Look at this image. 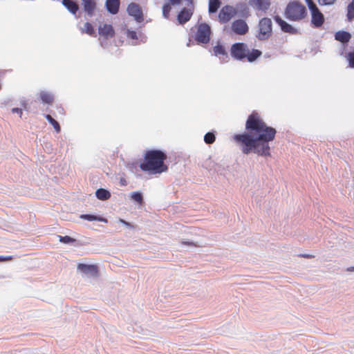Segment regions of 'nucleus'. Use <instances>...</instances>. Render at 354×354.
I'll use <instances>...</instances> for the list:
<instances>
[{"label": "nucleus", "instance_id": "39", "mask_svg": "<svg viewBox=\"0 0 354 354\" xmlns=\"http://www.w3.org/2000/svg\"><path fill=\"white\" fill-rule=\"evenodd\" d=\"M300 256L307 259H312L314 257V255L312 254H301Z\"/></svg>", "mask_w": 354, "mask_h": 354}, {"label": "nucleus", "instance_id": "5", "mask_svg": "<svg viewBox=\"0 0 354 354\" xmlns=\"http://www.w3.org/2000/svg\"><path fill=\"white\" fill-rule=\"evenodd\" d=\"M305 2L311 14V24L315 28L321 27L324 23V15L313 0H305Z\"/></svg>", "mask_w": 354, "mask_h": 354}, {"label": "nucleus", "instance_id": "37", "mask_svg": "<svg viewBox=\"0 0 354 354\" xmlns=\"http://www.w3.org/2000/svg\"><path fill=\"white\" fill-rule=\"evenodd\" d=\"M120 184L122 186H126L127 184V182L124 178H120Z\"/></svg>", "mask_w": 354, "mask_h": 354}, {"label": "nucleus", "instance_id": "30", "mask_svg": "<svg viewBox=\"0 0 354 354\" xmlns=\"http://www.w3.org/2000/svg\"><path fill=\"white\" fill-rule=\"evenodd\" d=\"M84 32L89 35H93L95 34L93 26L88 22L85 23Z\"/></svg>", "mask_w": 354, "mask_h": 354}, {"label": "nucleus", "instance_id": "20", "mask_svg": "<svg viewBox=\"0 0 354 354\" xmlns=\"http://www.w3.org/2000/svg\"><path fill=\"white\" fill-rule=\"evenodd\" d=\"M62 4L73 14L79 10V6L73 0H62Z\"/></svg>", "mask_w": 354, "mask_h": 354}, {"label": "nucleus", "instance_id": "17", "mask_svg": "<svg viewBox=\"0 0 354 354\" xmlns=\"http://www.w3.org/2000/svg\"><path fill=\"white\" fill-rule=\"evenodd\" d=\"M106 7L111 14L115 15L119 10L120 0H106Z\"/></svg>", "mask_w": 354, "mask_h": 354}, {"label": "nucleus", "instance_id": "42", "mask_svg": "<svg viewBox=\"0 0 354 354\" xmlns=\"http://www.w3.org/2000/svg\"><path fill=\"white\" fill-rule=\"evenodd\" d=\"M41 99L44 101V95H43L42 93H41Z\"/></svg>", "mask_w": 354, "mask_h": 354}, {"label": "nucleus", "instance_id": "1", "mask_svg": "<svg viewBox=\"0 0 354 354\" xmlns=\"http://www.w3.org/2000/svg\"><path fill=\"white\" fill-rule=\"evenodd\" d=\"M246 132L234 136V140L244 154L253 152L263 157H270V142L274 140L277 130L268 125L261 115L253 111L245 122Z\"/></svg>", "mask_w": 354, "mask_h": 354}, {"label": "nucleus", "instance_id": "32", "mask_svg": "<svg viewBox=\"0 0 354 354\" xmlns=\"http://www.w3.org/2000/svg\"><path fill=\"white\" fill-rule=\"evenodd\" d=\"M337 0H317L320 6H331L335 3Z\"/></svg>", "mask_w": 354, "mask_h": 354}, {"label": "nucleus", "instance_id": "12", "mask_svg": "<svg viewBox=\"0 0 354 354\" xmlns=\"http://www.w3.org/2000/svg\"><path fill=\"white\" fill-rule=\"evenodd\" d=\"M250 5L254 9L266 12L270 6V0H250Z\"/></svg>", "mask_w": 354, "mask_h": 354}, {"label": "nucleus", "instance_id": "15", "mask_svg": "<svg viewBox=\"0 0 354 354\" xmlns=\"http://www.w3.org/2000/svg\"><path fill=\"white\" fill-rule=\"evenodd\" d=\"M77 269L84 274H90L94 277H96L98 274V268L95 265L80 263L77 265Z\"/></svg>", "mask_w": 354, "mask_h": 354}, {"label": "nucleus", "instance_id": "36", "mask_svg": "<svg viewBox=\"0 0 354 354\" xmlns=\"http://www.w3.org/2000/svg\"><path fill=\"white\" fill-rule=\"evenodd\" d=\"M183 0H168V2H169L173 6H177L181 3Z\"/></svg>", "mask_w": 354, "mask_h": 354}, {"label": "nucleus", "instance_id": "24", "mask_svg": "<svg viewBox=\"0 0 354 354\" xmlns=\"http://www.w3.org/2000/svg\"><path fill=\"white\" fill-rule=\"evenodd\" d=\"M221 6L219 0H209V12L210 13L216 12Z\"/></svg>", "mask_w": 354, "mask_h": 354}, {"label": "nucleus", "instance_id": "31", "mask_svg": "<svg viewBox=\"0 0 354 354\" xmlns=\"http://www.w3.org/2000/svg\"><path fill=\"white\" fill-rule=\"evenodd\" d=\"M347 60L351 68H354V52H350L347 54Z\"/></svg>", "mask_w": 354, "mask_h": 354}, {"label": "nucleus", "instance_id": "4", "mask_svg": "<svg viewBox=\"0 0 354 354\" xmlns=\"http://www.w3.org/2000/svg\"><path fill=\"white\" fill-rule=\"evenodd\" d=\"M285 17L294 21L304 19L307 15L306 7L297 1H290L285 9Z\"/></svg>", "mask_w": 354, "mask_h": 354}, {"label": "nucleus", "instance_id": "22", "mask_svg": "<svg viewBox=\"0 0 354 354\" xmlns=\"http://www.w3.org/2000/svg\"><path fill=\"white\" fill-rule=\"evenodd\" d=\"M96 197L101 201H106L110 198L111 193L105 189H98L95 192Z\"/></svg>", "mask_w": 354, "mask_h": 354}, {"label": "nucleus", "instance_id": "43", "mask_svg": "<svg viewBox=\"0 0 354 354\" xmlns=\"http://www.w3.org/2000/svg\"><path fill=\"white\" fill-rule=\"evenodd\" d=\"M121 222H122V223H124V224H125V225H129V223H127L126 221H123V220H121Z\"/></svg>", "mask_w": 354, "mask_h": 354}, {"label": "nucleus", "instance_id": "29", "mask_svg": "<svg viewBox=\"0 0 354 354\" xmlns=\"http://www.w3.org/2000/svg\"><path fill=\"white\" fill-rule=\"evenodd\" d=\"M215 135L212 132L207 133L204 136V141L207 144H212L215 141Z\"/></svg>", "mask_w": 354, "mask_h": 354}, {"label": "nucleus", "instance_id": "14", "mask_svg": "<svg viewBox=\"0 0 354 354\" xmlns=\"http://www.w3.org/2000/svg\"><path fill=\"white\" fill-rule=\"evenodd\" d=\"M99 35L106 39L111 38L115 35V30L111 24H104L98 28Z\"/></svg>", "mask_w": 354, "mask_h": 354}, {"label": "nucleus", "instance_id": "2", "mask_svg": "<svg viewBox=\"0 0 354 354\" xmlns=\"http://www.w3.org/2000/svg\"><path fill=\"white\" fill-rule=\"evenodd\" d=\"M167 155L160 150L147 151L144 156V160L140 165L143 171H148L151 174H158L165 172L168 167L165 164Z\"/></svg>", "mask_w": 354, "mask_h": 354}, {"label": "nucleus", "instance_id": "25", "mask_svg": "<svg viewBox=\"0 0 354 354\" xmlns=\"http://www.w3.org/2000/svg\"><path fill=\"white\" fill-rule=\"evenodd\" d=\"M346 17L349 21L354 19V0H352L347 6Z\"/></svg>", "mask_w": 354, "mask_h": 354}, {"label": "nucleus", "instance_id": "8", "mask_svg": "<svg viewBox=\"0 0 354 354\" xmlns=\"http://www.w3.org/2000/svg\"><path fill=\"white\" fill-rule=\"evenodd\" d=\"M259 31L257 37L260 40L268 39L272 33V21L270 19L264 17L259 24Z\"/></svg>", "mask_w": 354, "mask_h": 354}, {"label": "nucleus", "instance_id": "9", "mask_svg": "<svg viewBox=\"0 0 354 354\" xmlns=\"http://www.w3.org/2000/svg\"><path fill=\"white\" fill-rule=\"evenodd\" d=\"M236 15V10L230 6H225L221 8L218 18L221 23L228 22Z\"/></svg>", "mask_w": 354, "mask_h": 354}, {"label": "nucleus", "instance_id": "41", "mask_svg": "<svg viewBox=\"0 0 354 354\" xmlns=\"http://www.w3.org/2000/svg\"><path fill=\"white\" fill-rule=\"evenodd\" d=\"M348 271H354V266L353 267H351V268H348L347 269Z\"/></svg>", "mask_w": 354, "mask_h": 354}, {"label": "nucleus", "instance_id": "13", "mask_svg": "<svg viewBox=\"0 0 354 354\" xmlns=\"http://www.w3.org/2000/svg\"><path fill=\"white\" fill-rule=\"evenodd\" d=\"M274 19L281 27V29L283 32L290 34H296L297 32V29L293 28L290 24H288L286 21L283 20L279 16H275Z\"/></svg>", "mask_w": 354, "mask_h": 354}, {"label": "nucleus", "instance_id": "27", "mask_svg": "<svg viewBox=\"0 0 354 354\" xmlns=\"http://www.w3.org/2000/svg\"><path fill=\"white\" fill-rule=\"evenodd\" d=\"M59 240L60 242L65 243V244H71L76 242V239L69 236H58Z\"/></svg>", "mask_w": 354, "mask_h": 354}, {"label": "nucleus", "instance_id": "3", "mask_svg": "<svg viewBox=\"0 0 354 354\" xmlns=\"http://www.w3.org/2000/svg\"><path fill=\"white\" fill-rule=\"evenodd\" d=\"M231 55L236 59L243 60L246 59L249 62H254L261 56L262 52L257 49H249L245 43H235L230 49Z\"/></svg>", "mask_w": 354, "mask_h": 354}, {"label": "nucleus", "instance_id": "16", "mask_svg": "<svg viewBox=\"0 0 354 354\" xmlns=\"http://www.w3.org/2000/svg\"><path fill=\"white\" fill-rule=\"evenodd\" d=\"M82 5L84 11L89 15L92 16L96 8L95 0H82Z\"/></svg>", "mask_w": 354, "mask_h": 354}, {"label": "nucleus", "instance_id": "34", "mask_svg": "<svg viewBox=\"0 0 354 354\" xmlns=\"http://www.w3.org/2000/svg\"><path fill=\"white\" fill-rule=\"evenodd\" d=\"M12 259V256H0V261H8Z\"/></svg>", "mask_w": 354, "mask_h": 354}, {"label": "nucleus", "instance_id": "11", "mask_svg": "<svg viewBox=\"0 0 354 354\" xmlns=\"http://www.w3.org/2000/svg\"><path fill=\"white\" fill-rule=\"evenodd\" d=\"M127 12L129 15L133 17L139 22L143 20L142 11L137 3H131L127 7Z\"/></svg>", "mask_w": 354, "mask_h": 354}, {"label": "nucleus", "instance_id": "26", "mask_svg": "<svg viewBox=\"0 0 354 354\" xmlns=\"http://www.w3.org/2000/svg\"><path fill=\"white\" fill-rule=\"evenodd\" d=\"M171 4L168 2L165 3L162 6V15L165 19H169V13L171 10Z\"/></svg>", "mask_w": 354, "mask_h": 354}, {"label": "nucleus", "instance_id": "40", "mask_svg": "<svg viewBox=\"0 0 354 354\" xmlns=\"http://www.w3.org/2000/svg\"><path fill=\"white\" fill-rule=\"evenodd\" d=\"M348 271H354V266L353 267H351V268H348L347 269Z\"/></svg>", "mask_w": 354, "mask_h": 354}, {"label": "nucleus", "instance_id": "10", "mask_svg": "<svg viewBox=\"0 0 354 354\" xmlns=\"http://www.w3.org/2000/svg\"><path fill=\"white\" fill-rule=\"evenodd\" d=\"M232 29L236 34L243 35L248 32V26L244 20L237 19L232 24Z\"/></svg>", "mask_w": 354, "mask_h": 354}, {"label": "nucleus", "instance_id": "7", "mask_svg": "<svg viewBox=\"0 0 354 354\" xmlns=\"http://www.w3.org/2000/svg\"><path fill=\"white\" fill-rule=\"evenodd\" d=\"M186 1L187 6L182 8L177 15V20L181 25H183L189 21L194 14V0H186Z\"/></svg>", "mask_w": 354, "mask_h": 354}, {"label": "nucleus", "instance_id": "19", "mask_svg": "<svg viewBox=\"0 0 354 354\" xmlns=\"http://www.w3.org/2000/svg\"><path fill=\"white\" fill-rule=\"evenodd\" d=\"M214 54L216 56H220V58L227 59L228 58L227 53L225 49V47L222 45L217 44L213 48Z\"/></svg>", "mask_w": 354, "mask_h": 354}, {"label": "nucleus", "instance_id": "33", "mask_svg": "<svg viewBox=\"0 0 354 354\" xmlns=\"http://www.w3.org/2000/svg\"><path fill=\"white\" fill-rule=\"evenodd\" d=\"M53 96L49 94H46V103L50 104L53 102Z\"/></svg>", "mask_w": 354, "mask_h": 354}, {"label": "nucleus", "instance_id": "38", "mask_svg": "<svg viewBox=\"0 0 354 354\" xmlns=\"http://www.w3.org/2000/svg\"><path fill=\"white\" fill-rule=\"evenodd\" d=\"M129 37L131 38V39H136L137 38V35H136V32L135 31H131L129 32Z\"/></svg>", "mask_w": 354, "mask_h": 354}, {"label": "nucleus", "instance_id": "6", "mask_svg": "<svg viewBox=\"0 0 354 354\" xmlns=\"http://www.w3.org/2000/svg\"><path fill=\"white\" fill-rule=\"evenodd\" d=\"M211 29L208 24L201 23L196 26L194 39L198 44H207L210 40Z\"/></svg>", "mask_w": 354, "mask_h": 354}, {"label": "nucleus", "instance_id": "23", "mask_svg": "<svg viewBox=\"0 0 354 354\" xmlns=\"http://www.w3.org/2000/svg\"><path fill=\"white\" fill-rule=\"evenodd\" d=\"M46 119L51 124L53 127L55 131L59 133L61 131V127L59 122L55 120L50 115H46Z\"/></svg>", "mask_w": 354, "mask_h": 354}, {"label": "nucleus", "instance_id": "28", "mask_svg": "<svg viewBox=\"0 0 354 354\" xmlns=\"http://www.w3.org/2000/svg\"><path fill=\"white\" fill-rule=\"evenodd\" d=\"M131 198L132 200L135 201L136 202H137L138 203H139L140 205L143 203L142 196L139 192H132L131 194Z\"/></svg>", "mask_w": 354, "mask_h": 354}, {"label": "nucleus", "instance_id": "21", "mask_svg": "<svg viewBox=\"0 0 354 354\" xmlns=\"http://www.w3.org/2000/svg\"><path fill=\"white\" fill-rule=\"evenodd\" d=\"M80 218L82 219H84V220L88 221H100V222H103L105 223H108V220L106 218L102 217L100 216H95V215H92V214H81L80 216Z\"/></svg>", "mask_w": 354, "mask_h": 354}, {"label": "nucleus", "instance_id": "18", "mask_svg": "<svg viewBox=\"0 0 354 354\" xmlns=\"http://www.w3.org/2000/svg\"><path fill=\"white\" fill-rule=\"evenodd\" d=\"M335 38L342 43H347L351 39V35L349 32L342 30L337 32L335 35Z\"/></svg>", "mask_w": 354, "mask_h": 354}, {"label": "nucleus", "instance_id": "35", "mask_svg": "<svg viewBox=\"0 0 354 354\" xmlns=\"http://www.w3.org/2000/svg\"><path fill=\"white\" fill-rule=\"evenodd\" d=\"M12 112L13 113H17L19 115L20 117L22 115V109L19 108H13L12 109Z\"/></svg>", "mask_w": 354, "mask_h": 354}, {"label": "nucleus", "instance_id": "44", "mask_svg": "<svg viewBox=\"0 0 354 354\" xmlns=\"http://www.w3.org/2000/svg\"><path fill=\"white\" fill-rule=\"evenodd\" d=\"M24 109H27V107H26V104H24Z\"/></svg>", "mask_w": 354, "mask_h": 354}]
</instances>
